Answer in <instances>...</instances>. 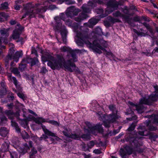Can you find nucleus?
Segmentation results:
<instances>
[{
	"instance_id": "obj_61",
	"label": "nucleus",
	"mask_w": 158,
	"mask_h": 158,
	"mask_svg": "<svg viewBox=\"0 0 158 158\" xmlns=\"http://www.w3.org/2000/svg\"><path fill=\"white\" fill-rule=\"evenodd\" d=\"M47 71H48L46 69V68L43 67L41 68L40 72L44 74L47 72Z\"/></svg>"
},
{
	"instance_id": "obj_40",
	"label": "nucleus",
	"mask_w": 158,
	"mask_h": 158,
	"mask_svg": "<svg viewBox=\"0 0 158 158\" xmlns=\"http://www.w3.org/2000/svg\"><path fill=\"white\" fill-rule=\"evenodd\" d=\"M21 134L22 138L24 139H27L29 137L28 133L25 131H22Z\"/></svg>"
},
{
	"instance_id": "obj_48",
	"label": "nucleus",
	"mask_w": 158,
	"mask_h": 158,
	"mask_svg": "<svg viewBox=\"0 0 158 158\" xmlns=\"http://www.w3.org/2000/svg\"><path fill=\"white\" fill-rule=\"evenodd\" d=\"M48 123L51 124L52 125L56 126H59V124L58 122L56 121H55L54 120H49L48 122Z\"/></svg>"
},
{
	"instance_id": "obj_64",
	"label": "nucleus",
	"mask_w": 158,
	"mask_h": 158,
	"mask_svg": "<svg viewBox=\"0 0 158 158\" xmlns=\"http://www.w3.org/2000/svg\"><path fill=\"white\" fill-rule=\"evenodd\" d=\"M93 152L97 154H99L101 153V152L100 150L96 149L94 150Z\"/></svg>"
},
{
	"instance_id": "obj_28",
	"label": "nucleus",
	"mask_w": 158,
	"mask_h": 158,
	"mask_svg": "<svg viewBox=\"0 0 158 158\" xmlns=\"http://www.w3.org/2000/svg\"><path fill=\"white\" fill-rule=\"evenodd\" d=\"M33 10H27V11L22 17L21 19L26 17L27 15H29V17L31 18L35 16V15L33 13Z\"/></svg>"
},
{
	"instance_id": "obj_56",
	"label": "nucleus",
	"mask_w": 158,
	"mask_h": 158,
	"mask_svg": "<svg viewBox=\"0 0 158 158\" xmlns=\"http://www.w3.org/2000/svg\"><path fill=\"white\" fill-rule=\"evenodd\" d=\"M31 137L32 140H34L35 142L39 141V138H38L37 136L32 135L31 136Z\"/></svg>"
},
{
	"instance_id": "obj_17",
	"label": "nucleus",
	"mask_w": 158,
	"mask_h": 158,
	"mask_svg": "<svg viewBox=\"0 0 158 158\" xmlns=\"http://www.w3.org/2000/svg\"><path fill=\"white\" fill-rule=\"evenodd\" d=\"M95 12L98 15L97 17L101 18H104L110 13L112 12L113 10H95Z\"/></svg>"
},
{
	"instance_id": "obj_33",
	"label": "nucleus",
	"mask_w": 158,
	"mask_h": 158,
	"mask_svg": "<svg viewBox=\"0 0 158 158\" xmlns=\"http://www.w3.org/2000/svg\"><path fill=\"white\" fill-rule=\"evenodd\" d=\"M8 17L9 15L3 12L0 13V22L3 21L4 19H6Z\"/></svg>"
},
{
	"instance_id": "obj_24",
	"label": "nucleus",
	"mask_w": 158,
	"mask_h": 158,
	"mask_svg": "<svg viewBox=\"0 0 158 158\" xmlns=\"http://www.w3.org/2000/svg\"><path fill=\"white\" fill-rule=\"evenodd\" d=\"M39 5H40L38 4L35 5V6L33 4H32V3H30L26 4V5L24 6L25 10H29L32 8H35V7H38V6Z\"/></svg>"
},
{
	"instance_id": "obj_7",
	"label": "nucleus",
	"mask_w": 158,
	"mask_h": 158,
	"mask_svg": "<svg viewBox=\"0 0 158 158\" xmlns=\"http://www.w3.org/2000/svg\"><path fill=\"white\" fill-rule=\"evenodd\" d=\"M85 123L88 129L85 128V131L87 132L89 134H92L94 135H96L98 132L102 133L103 131V129L101 125H97L93 126L91 124L88 122H85Z\"/></svg>"
},
{
	"instance_id": "obj_26",
	"label": "nucleus",
	"mask_w": 158,
	"mask_h": 158,
	"mask_svg": "<svg viewBox=\"0 0 158 158\" xmlns=\"http://www.w3.org/2000/svg\"><path fill=\"white\" fill-rule=\"evenodd\" d=\"M79 50L75 49L74 50H72L70 52V53L73 58V61L75 62L77 61L76 53L79 52Z\"/></svg>"
},
{
	"instance_id": "obj_11",
	"label": "nucleus",
	"mask_w": 158,
	"mask_h": 158,
	"mask_svg": "<svg viewBox=\"0 0 158 158\" xmlns=\"http://www.w3.org/2000/svg\"><path fill=\"white\" fill-rule=\"evenodd\" d=\"M65 15L63 13H61L60 15V17L59 16H56L54 18V19L57 24V29L58 28V26H59L60 29V28L61 27V25L63 26L61 23L60 19H62L64 21L66 25L69 26L71 25L72 23L71 20H65L64 19V16H65Z\"/></svg>"
},
{
	"instance_id": "obj_29",
	"label": "nucleus",
	"mask_w": 158,
	"mask_h": 158,
	"mask_svg": "<svg viewBox=\"0 0 158 158\" xmlns=\"http://www.w3.org/2000/svg\"><path fill=\"white\" fill-rule=\"evenodd\" d=\"M125 151V152L126 153V155H130L133 152L132 149L129 146H126L125 148V149L124 150Z\"/></svg>"
},
{
	"instance_id": "obj_15",
	"label": "nucleus",
	"mask_w": 158,
	"mask_h": 158,
	"mask_svg": "<svg viewBox=\"0 0 158 158\" xmlns=\"http://www.w3.org/2000/svg\"><path fill=\"white\" fill-rule=\"evenodd\" d=\"M40 7L42 8L38 9L37 10H53L58 9L57 7L55 5L49 4L48 1H45L44 3L43 6H41Z\"/></svg>"
},
{
	"instance_id": "obj_63",
	"label": "nucleus",
	"mask_w": 158,
	"mask_h": 158,
	"mask_svg": "<svg viewBox=\"0 0 158 158\" xmlns=\"http://www.w3.org/2000/svg\"><path fill=\"white\" fill-rule=\"evenodd\" d=\"M148 128L150 131H154L157 130V128L156 127L153 126H150L148 127Z\"/></svg>"
},
{
	"instance_id": "obj_45",
	"label": "nucleus",
	"mask_w": 158,
	"mask_h": 158,
	"mask_svg": "<svg viewBox=\"0 0 158 158\" xmlns=\"http://www.w3.org/2000/svg\"><path fill=\"white\" fill-rule=\"evenodd\" d=\"M135 126L136 125L135 123H132L128 128L127 130L129 131L134 130L135 128Z\"/></svg>"
},
{
	"instance_id": "obj_60",
	"label": "nucleus",
	"mask_w": 158,
	"mask_h": 158,
	"mask_svg": "<svg viewBox=\"0 0 158 158\" xmlns=\"http://www.w3.org/2000/svg\"><path fill=\"white\" fill-rule=\"evenodd\" d=\"M10 80L13 81L15 85L16 86L17 85L18 81L15 77H12V78L11 79V80Z\"/></svg>"
},
{
	"instance_id": "obj_47",
	"label": "nucleus",
	"mask_w": 158,
	"mask_h": 158,
	"mask_svg": "<svg viewBox=\"0 0 158 158\" xmlns=\"http://www.w3.org/2000/svg\"><path fill=\"white\" fill-rule=\"evenodd\" d=\"M95 145V143L93 140L90 141L87 144L88 148H91Z\"/></svg>"
},
{
	"instance_id": "obj_59",
	"label": "nucleus",
	"mask_w": 158,
	"mask_h": 158,
	"mask_svg": "<svg viewBox=\"0 0 158 158\" xmlns=\"http://www.w3.org/2000/svg\"><path fill=\"white\" fill-rule=\"evenodd\" d=\"M67 10H79L75 6H71L68 7Z\"/></svg>"
},
{
	"instance_id": "obj_32",
	"label": "nucleus",
	"mask_w": 158,
	"mask_h": 158,
	"mask_svg": "<svg viewBox=\"0 0 158 158\" xmlns=\"http://www.w3.org/2000/svg\"><path fill=\"white\" fill-rule=\"evenodd\" d=\"M93 31L95 34L98 35H104L102 31L101 28L99 27H97Z\"/></svg>"
},
{
	"instance_id": "obj_6",
	"label": "nucleus",
	"mask_w": 158,
	"mask_h": 158,
	"mask_svg": "<svg viewBox=\"0 0 158 158\" xmlns=\"http://www.w3.org/2000/svg\"><path fill=\"white\" fill-rule=\"evenodd\" d=\"M85 123L88 129L85 128V131L87 132L89 134H92L94 135H96L98 132L102 133L103 131V129L101 125H97L93 126L91 124L88 122H85Z\"/></svg>"
},
{
	"instance_id": "obj_52",
	"label": "nucleus",
	"mask_w": 158,
	"mask_h": 158,
	"mask_svg": "<svg viewBox=\"0 0 158 158\" xmlns=\"http://www.w3.org/2000/svg\"><path fill=\"white\" fill-rule=\"evenodd\" d=\"M81 138L85 139L88 140L90 139V137L89 134H83L81 136Z\"/></svg>"
},
{
	"instance_id": "obj_31",
	"label": "nucleus",
	"mask_w": 158,
	"mask_h": 158,
	"mask_svg": "<svg viewBox=\"0 0 158 158\" xmlns=\"http://www.w3.org/2000/svg\"><path fill=\"white\" fill-rule=\"evenodd\" d=\"M34 121L35 123L38 124H41L42 123L46 122L45 120L41 117L35 118Z\"/></svg>"
},
{
	"instance_id": "obj_10",
	"label": "nucleus",
	"mask_w": 158,
	"mask_h": 158,
	"mask_svg": "<svg viewBox=\"0 0 158 158\" xmlns=\"http://www.w3.org/2000/svg\"><path fill=\"white\" fill-rule=\"evenodd\" d=\"M109 108L110 110L112 111V114H110L108 116L109 121L111 123L115 121L118 119L119 116L117 115V110L116 108L115 105L111 104L109 106Z\"/></svg>"
},
{
	"instance_id": "obj_58",
	"label": "nucleus",
	"mask_w": 158,
	"mask_h": 158,
	"mask_svg": "<svg viewBox=\"0 0 158 158\" xmlns=\"http://www.w3.org/2000/svg\"><path fill=\"white\" fill-rule=\"evenodd\" d=\"M108 123H107L106 122H105L104 123V125L106 127H110V123H111L109 121L108 118Z\"/></svg>"
},
{
	"instance_id": "obj_44",
	"label": "nucleus",
	"mask_w": 158,
	"mask_h": 158,
	"mask_svg": "<svg viewBox=\"0 0 158 158\" xmlns=\"http://www.w3.org/2000/svg\"><path fill=\"white\" fill-rule=\"evenodd\" d=\"M119 153L122 158H128V157L126 156V153L125 152V151L123 149L121 148L120 149Z\"/></svg>"
},
{
	"instance_id": "obj_38",
	"label": "nucleus",
	"mask_w": 158,
	"mask_h": 158,
	"mask_svg": "<svg viewBox=\"0 0 158 158\" xmlns=\"http://www.w3.org/2000/svg\"><path fill=\"white\" fill-rule=\"evenodd\" d=\"M69 129H68L66 128H64V130L62 132L64 135L65 136H66L68 137L69 138L70 134L69 133Z\"/></svg>"
},
{
	"instance_id": "obj_49",
	"label": "nucleus",
	"mask_w": 158,
	"mask_h": 158,
	"mask_svg": "<svg viewBox=\"0 0 158 158\" xmlns=\"http://www.w3.org/2000/svg\"><path fill=\"white\" fill-rule=\"evenodd\" d=\"M45 134H43L42 135L39 139V141H41L43 140H45L48 138L47 134L45 133Z\"/></svg>"
},
{
	"instance_id": "obj_43",
	"label": "nucleus",
	"mask_w": 158,
	"mask_h": 158,
	"mask_svg": "<svg viewBox=\"0 0 158 158\" xmlns=\"http://www.w3.org/2000/svg\"><path fill=\"white\" fill-rule=\"evenodd\" d=\"M5 49V46H2L0 48V57L3 58L4 57L3 53L4 52V50Z\"/></svg>"
},
{
	"instance_id": "obj_34",
	"label": "nucleus",
	"mask_w": 158,
	"mask_h": 158,
	"mask_svg": "<svg viewBox=\"0 0 158 158\" xmlns=\"http://www.w3.org/2000/svg\"><path fill=\"white\" fill-rule=\"evenodd\" d=\"M75 139H79L80 138V136L79 134H77L76 133H71L70 134V136L69 137Z\"/></svg>"
},
{
	"instance_id": "obj_41",
	"label": "nucleus",
	"mask_w": 158,
	"mask_h": 158,
	"mask_svg": "<svg viewBox=\"0 0 158 158\" xmlns=\"http://www.w3.org/2000/svg\"><path fill=\"white\" fill-rule=\"evenodd\" d=\"M109 19L110 21L112 23L121 22L120 20L119 19L115 18L112 17H110Z\"/></svg>"
},
{
	"instance_id": "obj_62",
	"label": "nucleus",
	"mask_w": 158,
	"mask_h": 158,
	"mask_svg": "<svg viewBox=\"0 0 158 158\" xmlns=\"http://www.w3.org/2000/svg\"><path fill=\"white\" fill-rule=\"evenodd\" d=\"M8 145L7 144L5 143L2 145V149L6 150L8 148Z\"/></svg>"
},
{
	"instance_id": "obj_50",
	"label": "nucleus",
	"mask_w": 158,
	"mask_h": 158,
	"mask_svg": "<svg viewBox=\"0 0 158 158\" xmlns=\"http://www.w3.org/2000/svg\"><path fill=\"white\" fill-rule=\"evenodd\" d=\"M37 152L36 150L34 149H32L30 152V157L31 158V157H33L34 155L36 154Z\"/></svg>"
},
{
	"instance_id": "obj_53",
	"label": "nucleus",
	"mask_w": 158,
	"mask_h": 158,
	"mask_svg": "<svg viewBox=\"0 0 158 158\" xmlns=\"http://www.w3.org/2000/svg\"><path fill=\"white\" fill-rule=\"evenodd\" d=\"M143 19L145 21L148 22L150 21V18L146 16H143L141 17V21Z\"/></svg>"
},
{
	"instance_id": "obj_19",
	"label": "nucleus",
	"mask_w": 158,
	"mask_h": 158,
	"mask_svg": "<svg viewBox=\"0 0 158 158\" xmlns=\"http://www.w3.org/2000/svg\"><path fill=\"white\" fill-rule=\"evenodd\" d=\"M146 118H151V121L153 123L158 125V114L155 115L153 114L151 115H147Z\"/></svg>"
},
{
	"instance_id": "obj_30",
	"label": "nucleus",
	"mask_w": 158,
	"mask_h": 158,
	"mask_svg": "<svg viewBox=\"0 0 158 158\" xmlns=\"http://www.w3.org/2000/svg\"><path fill=\"white\" fill-rule=\"evenodd\" d=\"M64 2L67 4H73L75 3V2L74 1L72 0H59L58 1V3L59 4H61Z\"/></svg>"
},
{
	"instance_id": "obj_55",
	"label": "nucleus",
	"mask_w": 158,
	"mask_h": 158,
	"mask_svg": "<svg viewBox=\"0 0 158 158\" xmlns=\"http://www.w3.org/2000/svg\"><path fill=\"white\" fill-rule=\"evenodd\" d=\"M0 118L2 122L5 123L7 121V118L5 116L0 115Z\"/></svg>"
},
{
	"instance_id": "obj_12",
	"label": "nucleus",
	"mask_w": 158,
	"mask_h": 158,
	"mask_svg": "<svg viewBox=\"0 0 158 158\" xmlns=\"http://www.w3.org/2000/svg\"><path fill=\"white\" fill-rule=\"evenodd\" d=\"M97 3L100 4L103 3L101 0H94L93 1H89L88 4H84L82 6V10H89L91 9L93 7L96 6L95 3Z\"/></svg>"
},
{
	"instance_id": "obj_8",
	"label": "nucleus",
	"mask_w": 158,
	"mask_h": 158,
	"mask_svg": "<svg viewBox=\"0 0 158 158\" xmlns=\"http://www.w3.org/2000/svg\"><path fill=\"white\" fill-rule=\"evenodd\" d=\"M38 62V60L37 58L35 57L34 58L28 57L25 59H23L21 63L19 65V69L21 71H23L26 67V65L24 63H31V66H32Z\"/></svg>"
},
{
	"instance_id": "obj_36",
	"label": "nucleus",
	"mask_w": 158,
	"mask_h": 158,
	"mask_svg": "<svg viewBox=\"0 0 158 158\" xmlns=\"http://www.w3.org/2000/svg\"><path fill=\"white\" fill-rule=\"evenodd\" d=\"M98 20L96 19H89V23L91 26H94L96 25L98 22Z\"/></svg>"
},
{
	"instance_id": "obj_1",
	"label": "nucleus",
	"mask_w": 158,
	"mask_h": 158,
	"mask_svg": "<svg viewBox=\"0 0 158 158\" xmlns=\"http://www.w3.org/2000/svg\"><path fill=\"white\" fill-rule=\"evenodd\" d=\"M74 30L76 33V42L78 46L83 47L85 44L87 45H89L94 52L101 54L102 53L101 50H102L107 56H110L113 57V54L111 52H107L105 49V48H108L109 46L106 41L102 39H97L93 41L92 44L89 42L88 29L85 27H79L77 26L75 27Z\"/></svg>"
},
{
	"instance_id": "obj_46",
	"label": "nucleus",
	"mask_w": 158,
	"mask_h": 158,
	"mask_svg": "<svg viewBox=\"0 0 158 158\" xmlns=\"http://www.w3.org/2000/svg\"><path fill=\"white\" fill-rule=\"evenodd\" d=\"M10 154L11 158H18V154L17 153L15 152H10Z\"/></svg>"
},
{
	"instance_id": "obj_16",
	"label": "nucleus",
	"mask_w": 158,
	"mask_h": 158,
	"mask_svg": "<svg viewBox=\"0 0 158 158\" xmlns=\"http://www.w3.org/2000/svg\"><path fill=\"white\" fill-rule=\"evenodd\" d=\"M58 28L57 29L58 30L60 31L61 35L62 36V39L63 43L65 44L67 42L66 39V35L67 33V31L65 28V27L64 26H62L61 25V27L60 29L59 26H58Z\"/></svg>"
},
{
	"instance_id": "obj_37",
	"label": "nucleus",
	"mask_w": 158,
	"mask_h": 158,
	"mask_svg": "<svg viewBox=\"0 0 158 158\" xmlns=\"http://www.w3.org/2000/svg\"><path fill=\"white\" fill-rule=\"evenodd\" d=\"M8 31L9 29L2 28L0 30V33L2 35H9L8 33Z\"/></svg>"
},
{
	"instance_id": "obj_14",
	"label": "nucleus",
	"mask_w": 158,
	"mask_h": 158,
	"mask_svg": "<svg viewBox=\"0 0 158 158\" xmlns=\"http://www.w3.org/2000/svg\"><path fill=\"white\" fill-rule=\"evenodd\" d=\"M105 1L108 6L114 8H117L122 4L121 1L117 2L115 0H105Z\"/></svg>"
},
{
	"instance_id": "obj_20",
	"label": "nucleus",
	"mask_w": 158,
	"mask_h": 158,
	"mask_svg": "<svg viewBox=\"0 0 158 158\" xmlns=\"http://www.w3.org/2000/svg\"><path fill=\"white\" fill-rule=\"evenodd\" d=\"M87 11V10H83L81 13L79 15V19L75 20L77 21H80L81 20H84L89 17V16L87 14L88 12Z\"/></svg>"
},
{
	"instance_id": "obj_18",
	"label": "nucleus",
	"mask_w": 158,
	"mask_h": 158,
	"mask_svg": "<svg viewBox=\"0 0 158 158\" xmlns=\"http://www.w3.org/2000/svg\"><path fill=\"white\" fill-rule=\"evenodd\" d=\"M42 128L44 133L46 134H47L48 136L54 137V139H55V140L60 141V140H61L59 137L56 136L55 133L52 132L51 131L47 129L45 126H42Z\"/></svg>"
},
{
	"instance_id": "obj_42",
	"label": "nucleus",
	"mask_w": 158,
	"mask_h": 158,
	"mask_svg": "<svg viewBox=\"0 0 158 158\" xmlns=\"http://www.w3.org/2000/svg\"><path fill=\"white\" fill-rule=\"evenodd\" d=\"M149 13L150 14L154 17H156L158 19V13H156L154 10H149Z\"/></svg>"
},
{
	"instance_id": "obj_54",
	"label": "nucleus",
	"mask_w": 158,
	"mask_h": 158,
	"mask_svg": "<svg viewBox=\"0 0 158 158\" xmlns=\"http://www.w3.org/2000/svg\"><path fill=\"white\" fill-rule=\"evenodd\" d=\"M133 20L135 22H139L141 21V17L136 16L133 18Z\"/></svg>"
},
{
	"instance_id": "obj_21",
	"label": "nucleus",
	"mask_w": 158,
	"mask_h": 158,
	"mask_svg": "<svg viewBox=\"0 0 158 158\" xmlns=\"http://www.w3.org/2000/svg\"><path fill=\"white\" fill-rule=\"evenodd\" d=\"M133 31L138 36H145L147 32L145 31L142 28H140L139 30L137 31L135 29H133Z\"/></svg>"
},
{
	"instance_id": "obj_22",
	"label": "nucleus",
	"mask_w": 158,
	"mask_h": 158,
	"mask_svg": "<svg viewBox=\"0 0 158 158\" xmlns=\"http://www.w3.org/2000/svg\"><path fill=\"white\" fill-rule=\"evenodd\" d=\"M23 55L22 51H17L15 55H13V59L16 62H18L19 57H21Z\"/></svg>"
},
{
	"instance_id": "obj_27",
	"label": "nucleus",
	"mask_w": 158,
	"mask_h": 158,
	"mask_svg": "<svg viewBox=\"0 0 158 158\" xmlns=\"http://www.w3.org/2000/svg\"><path fill=\"white\" fill-rule=\"evenodd\" d=\"M79 10H69V11L66 13V15L72 17L77 15L79 13Z\"/></svg>"
},
{
	"instance_id": "obj_23",
	"label": "nucleus",
	"mask_w": 158,
	"mask_h": 158,
	"mask_svg": "<svg viewBox=\"0 0 158 158\" xmlns=\"http://www.w3.org/2000/svg\"><path fill=\"white\" fill-rule=\"evenodd\" d=\"M12 59H13V53L11 52H9L8 55L4 59L6 63L5 65L6 66L8 65L9 61L11 60Z\"/></svg>"
},
{
	"instance_id": "obj_2",
	"label": "nucleus",
	"mask_w": 158,
	"mask_h": 158,
	"mask_svg": "<svg viewBox=\"0 0 158 158\" xmlns=\"http://www.w3.org/2000/svg\"><path fill=\"white\" fill-rule=\"evenodd\" d=\"M51 60L49 61L48 65L53 69L59 70L60 68H64L65 70L71 72H73L75 69L76 66L74 63L72 62V59L67 60L66 61L63 56L58 55L56 59L50 56Z\"/></svg>"
},
{
	"instance_id": "obj_57",
	"label": "nucleus",
	"mask_w": 158,
	"mask_h": 158,
	"mask_svg": "<svg viewBox=\"0 0 158 158\" xmlns=\"http://www.w3.org/2000/svg\"><path fill=\"white\" fill-rule=\"evenodd\" d=\"M60 50L61 51L64 52H66L69 50V48L66 46L61 47L60 48Z\"/></svg>"
},
{
	"instance_id": "obj_4",
	"label": "nucleus",
	"mask_w": 158,
	"mask_h": 158,
	"mask_svg": "<svg viewBox=\"0 0 158 158\" xmlns=\"http://www.w3.org/2000/svg\"><path fill=\"white\" fill-rule=\"evenodd\" d=\"M136 135H137L136 134H135L133 136H132V135L130 134L127 136L126 140L129 142L132 146L137 148L135 150L137 152L139 153H141L143 152V150L142 148H139L142 144L138 141L137 139L139 138L136 137Z\"/></svg>"
},
{
	"instance_id": "obj_25",
	"label": "nucleus",
	"mask_w": 158,
	"mask_h": 158,
	"mask_svg": "<svg viewBox=\"0 0 158 158\" xmlns=\"http://www.w3.org/2000/svg\"><path fill=\"white\" fill-rule=\"evenodd\" d=\"M8 132L6 128L5 127H2L0 130V135L3 137H6L8 134Z\"/></svg>"
},
{
	"instance_id": "obj_3",
	"label": "nucleus",
	"mask_w": 158,
	"mask_h": 158,
	"mask_svg": "<svg viewBox=\"0 0 158 158\" xmlns=\"http://www.w3.org/2000/svg\"><path fill=\"white\" fill-rule=\"evenodd\" d=\"M129 11L117 10L113 13V15L114 17L122 18L126 22L130 24L133 13Z\"/></svg>"
},
{
	"instance_id": "obj_39",
	"label": "nucleus",
	"mask_w": 158,
	"mask_h": 158,
	"mask_svg": "<svg viewBox=\"0 0 158 158\" xmlns=\"http://www.w3.org/2000/svg\"><path fill=\"white\" fill-rule=\"evenodd\" d=\"M11 71L17 76H20V72L17 68H13L11 69Z\"/></svg>"
},
{
	"instance_id": "obj_9",
	"label": "nucleus",
	"mask_w": 158,
	"mask_h": 158,
	"mask_svg": "<svg viewBox=\"0 0 158 158\" xmlns=\"http://www.w3.org/2000/svg\"><path fill=\"white\" fill-rule=\"evenodd\" d=\"M24 29V27L21 26L20 24H17L15 29L13 31L12 35L11 37L14 40L18 39L16 41L18 42L21 41L23 40V38L20 37V35L21 34L23 30Z\"/></svg>"
},
{
	"instance_id": "obj_13",
	"label": "nucleus",
	"mask_w": 158,
	"mask_h": 158,
	"mask_svg": "<svg viewBox=\"0 0 158 158\" xmlns=\"http://www.w3.org/2000/svg\"><path fill=\"white\" fill-rule=\"evenodd\" d=\"M129 104L132 107H135V110L139 113H142L143 112L144 110L146 109L145 107L143 105L144 104L140 103V100L139 101V103L138 105H135L131 102H129Z\"/></svg>"
},
{
	"instance_id": "obj_51",
	"label": "nucleus",
	"mask_w": 158,
	"mask_h": 158,
	"mask_svg": "<svg viewBox=\"0 0 158 158\" xmlns=\"http://www.w3.org/2000/svg\"><path fill=\"white\" fill-rule=\"evenodd\" d=\"M8 4L7 2H5L1 4V7L2 9H8Z\"/></svg>"
},
{
	"instance_id": "obj_35",
	"label": "nucleus",
	"mask_w": 158,
	"mask_h": 158,
	"mask_svg": "<svg viewBox=\"0 0 158 158\" xmlns=\"http://www.w3.org/2000/svg\"><path fill=\"white\" fill-rule=\"evenodd\" d=\"M4 113L10 119L12 118V116L13 114V112L12 110H6L4 111Z\"/></svg>"
},
{
	"instance_id": "obj_5",
	"label": "nucleus",
	"mask_w": 158,
	"mask_h": 158,
	"mask_svg": "<svg viewBox=\"0 0 158 158\" xmlns=\"http://www.w3.org/2000/svg\"><path fill=\"white\" fill-rule=\"evenodd\" d=\"M155 92L148 97V98H143L140 100V103L145 105H150L153 102L158 100V86H155L154 87Z\"/></svg>"
}]
</instances>
